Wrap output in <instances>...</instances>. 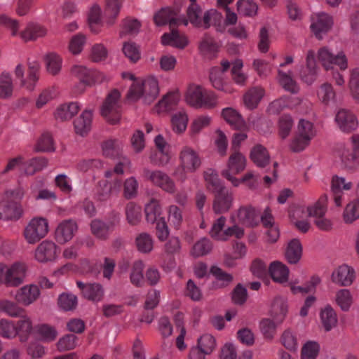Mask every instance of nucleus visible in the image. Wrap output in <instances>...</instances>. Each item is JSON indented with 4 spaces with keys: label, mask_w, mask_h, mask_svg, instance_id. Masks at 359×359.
Segmentation results:
<instances>
[{
    "label": "nucleus",
    "mask_w": 359,
    "mask_h": 359,
    "mask_svg": "<svg viewBox=\"0 0 359 359\" xmlns=\"http://www.w3.org/2000/svg\"><path fill=\"white\" fill-rule=\"evenodd\" d=\"M40 295V290L36 285H29L18 290L15 296L17 303L28 306L35 302Z\"/></svg>",
    "instance_id": "17"
},
{
    "label": "nucleus",
    "mask_w": 359,
    "mask_h": 359,
    "mask_svg": "<svg viewBox=\"0 0 359 359\" xmlns=\"http://www.w3.org/2000/svg\"><path fill=\"white\" fill-rule=\"evenodd\" d=\"M78 337L74 334H67L59 339L56 344L60 352H65L74 349L77 346Z\"/></svg>",
    "instance_id": "40"
},
{
    "label": "nucleus",
    "mask_w": 359,
    "mask_h": 359,
    "mask_svg": "<svg viewBox=\"0 0 359 359\" xmlns=\"http://www.w3.org/2000/svg\"><path fill=\"white\" fill-rule=\"evenodd\" d=\"M48 159L44 157H36L25 163V172L27 175H32L47 166Z\"/></svg>",
    "instance_id": "41"
},
{
    "label": "nucleus",
    "mask_w": 359,
    "mask_h": 359,
    "mask_svg": "<svg viewBox=\"0 0 359 359\" xmlns=\"http://www.w3.org/2000/svg\"><path fill=\"white\" fill-rule=\"evenodd\" d=\"M123 52L132 62L135 63L140 58L139 47L134 42H124Z\"/></svg>",
    "instance_id": "60"
},
{
    "label": "nucleus",
    "mask_w": 359,
    "mask_h": 359,
    "mask_svg": "<svg viewBox=\"0 0 359 359\" xmlns=\"http://www.w3.org/2000/svg\"><path fill=\"white\" fill-rule=\"evenodd\" d=\"M121 93L117 89H113L106 97L100 109V114L110 124L119 123L121 119V110L118 100Z\"/></svg>",
    "instance_id": "3"
},
{
    "label": "nucleus",
    "mask_w": 359,
    "mask_h": 359,
    "mask_svg": "<svg viewBox=\"0 0 359 359\" xmlns=\"http://www.w3.org/2000/svg\"><path fill=\"white\" fill-rule=\"evenodd\" d=\"M236 5L238 13L241 15L252 17L257 14L258 6L252 0H239Z\"/></svg>",
    "instance_id": "38"
},
{
    "label": "nucleus",
    "mask_w": 359,
    "mask_h": 359,
    "mask_svg": "<svg viewBox=\"0 0 359 359\" xmlns=\"http://www.w3.org/2000/svg\"><path fill=\"white\" fill-rule=\"evenodd\" d=\"M351 182H346L344 177L334 175L332 177L331 189L333 194H341V190H350L352 188Z\"/></svg>",
    "instance_id": "58"
},
{
    "label": "nucleus",
    "mask_w": 359,
    "mask_h": 359,
    "mask_svg": "<svg viewBox=\"0 0 359 359\" xmlns=\"http://www.w3.org/2000/svg\"><path fill=\"white\" fill-rule=\"evenodd\" d=\"M121 6V2L119 0H106V8L104 15L108 18L107 23L112 25L114 20L118 16Z\"/></svg>",
    "instance_id": "39"
},
{
    "label": "nucleus",
    "mask_w": 359,
    "mask_h": 359,
    "mask_svg": "<svg viewBox=\"0 0 359 359\" xmlns=\"http://www.w3.org/2000/svg\"><path fill=\"white\" fill-rule=\"evenodd\" d=\"M141 27V22L137 19H132L127 18L123 20L122 29L120 31L119 35L123 37L125 35H135L137 34Z\"/></svg>",
    "instance_id": "47"
},
{
    "label": "nucleus",
    "mask_w": 359,
    "mask_h": 359,
    "mask_svg": "<svg viewBox=\"0 0 359 359\" xmlns=\"http://www.w3.org/2000/svg\"><path fill=\"white\" fill-rule=\"evenodd\" d=\"M103 155L109 158H118L122 155V149L116 140H109L102 143Z\"/></svg>",
    "instance_id": "35"
},
{
    "label": "nucleus",
    "mask_w": 359,
    "mask_h": 359,
    "mask_svg": "<svg viewBox=\"0 0 359 359\" xmlns=\"http://www.w3.org/2000/svg\"><path fill=\"white\" fill-rule=\"evenodd\" d=\"M144 177L150 180L154 184L161 187L168 193L175 191V184L173 180L165 173L161 171H150L149 169H144Z\"/></svg>",
    "instance_id": "8"
},
{
    "label": "nucleus",
    "mask_w": 359,
    "mask_h": 359,
    "mask_svg": "<svg viewBox=\"0 0 359 359\" xmlns=\"http://www.w3.org/2000/svg\"><path fill=\"white\" fill-rule=\"evenodd\" d=\"M353 148L345 149L341 155V163L345 169H355L359 164V135L352 136Z\"/></svg>",
    "instance_id": "9"
},
{
    "label": "nucleus",
    "mask_w": 359,
    "mask_h": 359,
    "mask_svg": "<svg viewBox=\"0 0 359 359\" xmlns=\"http://www.w3.org/2000/svg\"><path fill=\"white\" fill-rule=\"evenodd\" d=\"M173 130L177 133H182L187 128L188 116L184 111H180L172 117Z\"/></svg>",
    "instance_id": "63"
},
{
    "label": "nucleus",
    "mask_w": 359,
    "mask_h": 359,
    "mask_svg": "<svg viewBox=\"0 0 359 359\" xmlns=\"http://www.w3.org/2000/svg\"><path fill=\"white\" fill-rule=\"evenodd\" d=\"M91 122L92 111L90 110H84L74 122L76 133L83 137L87 135L90 130Z\"/></svg>",
    "instance_id": "26"
},
{
    "label": "nucleus",
    "mask_w": 359,
    "mask_h": 359,
    "mask_svg": "<svg viewBox=\"0 0 359 359\" xmlns=\"http://www.w3.org/2000/svg\"><path fill=\"white\" fill-rule=\"evenodd\" d=\"M27 267L24 263L16 262L7 267L4 284L8 287H18L24 282Z\"/></svg>",
    "instance_id": "7"
},
{
    "label": "nucleus",
    "mask_w": 359,
    "mask_h": 359,
    "mask_svg": "<svg viewBox=\"0 0 359 359\" xmlns=\"http://www.w3.org/2000/svg\"><path fill=\"white\" fill-rule=\"evenodd\" d=\"M264 96V90L260 88H252L244 95V102L249 109H255Z\"/></svg>",
    "instance_id": "34"
},
{
    "label": "nucleus",
    "mask_w": 359,
    "mask_h": 359,
    "mask_svg": "<svg viewBox=\"0 0 359 359\" xmlns=\"http://www.w3.org/2000/svg\"><path fill=\"white\" fill-rule=\"evenodd\" d=\"M57 256V246L50 241L45 240L35 250V259L41 263L54 261Z\"/></svg>",
    "instance_id": "10"
},
{
    "label": "nucleus",
    "mask_w": 359,
    "mask_h": 359,
    "mask_svg": "<svg viewBox=\"0 0 359 359\" xmlns=\"http://www.w3.org/2000/svg\"><path fill=\"white\" fill-rule=\"evenodd\" d=\"M320 316L322 325L326 332L330 331L333 327L337 326V314L330 305H327L321 310Z\"/></svg>",
    "instance_id": "30"
},
{
    "label": "nucleus",
    "mask_w": 359,
    "mask_h": 359,
    "mask_svg": "<svg viewBox=\"0 0 359 359\" xmlns=\"http://www.w3.org/2000/svg\"><path fill=\"white\" fill-rule=\"evenodd\" d=\"M222 116L236 130H243L246 128L245 122L242 116L233 108L228 107L224 109Z\"/></svg>",
    "instance_id": "24"
},
{
    "label": "nucleus",
    "mask_w": 359,
    "mask_h": 359,
    "mask_svg": "<svg viewBox=\"0 0 359 359\" xmlns=\"http://www.w3.org/2000/svg\"><path fill=\"white\" fill-rule=\"evenodd\" d=\"M143 91V102L146 104H151L157 97L159 88L158 83L156 79L151 78L143 81L142 83Z\"/></svg>",
    "instance_id": "22"
},
{
    "label": "nucleus",
    "mask_w": 359,
    "mask_h": 359,
    "mask_svg": "<svg viewBox=\"0 0 359 359\" xmlns=\"http://www.w3.org/2000/svg\"><path fill=\"white\" fill-rule=\"evenodd\" d=\"M34 150L36 152H52L55 151L54 142L49 133H44L39 138Z\"/></svg>",
    "instance_id": "46"
},
{
    "label": "nucleus",
    "mask_w": 359,
    "mask_h": 359,
    "mask_svg": "<svg viewBox=\"0 0 359 359\" xmlns=\"http://www.w3.org/2000/svg\"><path fill=\"white\" fill-rule=\"evenodd\" d=\"M58 307L63 311H74L78 305L77 297L69 292H63L59 295L57 302Z\"/></svg>",
    "instance_id": "31"
},
{
    "label": "nucleus",
    "mask_w": 359,
    "mask_h": 359,
    "mask_svg": "<svg viewBox=\"0 0 359 359\" xmlns=\"http://www.w3.org/2000/svg\"><path fill=\"white\" fill-rule=\"evenodd\" d=\"M359 218V198L349 203L344 212V219L346 223H352Z\"/></svg>",
    "instance_id": "52"
},
{
    "label": "nucleus",
    "mask_w": 359,
    "mask_h": 359,
    "mask_svg": "<svg viewBox=\"0 0 359 359\" xmlns=\"http://www.w3.org/2000/svg\"><path fill=\"white\" fill-rule=\"evenodd\" d=\"M318 58L326 70L332 69L333 65H338L341 70H345L348 67L347 59L343 51L334 54L327 47H323L318 50Z\"/></svg>",
    "instance_id": "6"
},
{
    "label": "nucleus",
    "mask_w": 359,
    "mask_h": 359,
    "mask_svg": "<svg viewBox=\"0 0 359 359\" xmlns=\"http://www.w3.org/2000/svg\"><path fill=\"white\" fill-rule=\"evenodd\" d=\"M179 100L180 96L177 93H168L156 105L157 111L159 113L161 111L171 110L174 106L177 104Z\"/></svg>",
    "instance_id": "36"
},
{
    "label": "nucleus",
    "mask_w": 359,
    "mask_h": 359,
    "mask_svg": "<svg viewBox=\"0 0 359 359\" xmlns=\"http://www.w3.org/2000/svg\"><path fill=\"white\" fill-rule=\"evenodd\" d=\"M306 70L301 71L300 77L307 84H311L316 78V62L315 60V53L313 50H310L308 51L306 56Z\"/></svg>",
    "instance_id": "23"
},
{
    "label": "nucleus",
    "mask_w": 359,
    "mask_h": 359,
    "mask_svg": "<svg viewBox=\"0 0 359 359\" xmlns=\"http://www.w3.org/2000/svg\"><path fill=\"white\" fill-rule=\"evenodd\" d=\"M0 311L13 318L23 317L25 312L17 303L8 300H0Z\"/></svg>",
    "instance_id": "42"
},
{
    "label": "nucleus",
    "mask_w": 359,
    "mask_h": 359,
    "mask_svg": "<svg viewBox=\"0 0 359 359\" xmlns=\"http://www.w3.org/2000/svg\"><path fill=\"white\" fill-rule=\"evenodd\" d=\"M83 297L89 301L100 302L103 299L104 289L100 283H89Z\"/></svg>",
    "instance_id": "44"
},
{
    "label": "nucleus",
    "mask_w": 359,
    "mask_h": 359,
    "mask_svg": "<svg viewBox=\"0 0 359 359\" xmlns=\"http://www.w3.org/2000/svg\"><path fill=\"white\" fill-rule=\"evenodd\" d=\"M202 8L197 4H191L187 10V15L189 22L196 27H201L202 21L200 15Z\"/></svg>",
    "instance_id": "53"
},
{
    "label": "nucleus",
    "mask_w": 359,
    "mask_h": 359,
    "mask_svg": "<svg viewBox=\"0 0 359 359\" xmlns=\"http://www.w3.org/2000/svg\"><path fill=\"white\" fill-rule=\"evenodd\" d=\"M335 119L340 129L344 132H351L358 126L355 116L346 109H340L337 112Z\"/></svg>",
    "instance_id": "20"
},
{
    "label": "nucleus",
    "mask_w": 359,
    "mask_h": 359,
    "mask_svg": "<svg viewBox=\"0 0 359 359\" xmlns=\"http://www.w3.org/2000/svg\"><path fill=\"white\" fill-rule=\"evenodd\" d=\"M34 331L40 339L46 341H53L57 336L56 329L48 324H40L34 327Z\"/></svg>",
    "instance_id": "33"
},
{
    "label": "nucleus",
    "mask_w": 359,
    "mask_h": 359,
    "mask_svg": "<svg viewBox=\"0 0 359 359\" xmlns=\"http://www.w3.org/2000/svg\"><path fill=\"white\" fill-rule=\"evenodd\" d=\"M212 249V245L210 241L206 238H203L194 245L191 254L196 258L209 254Z\"/></svg>",
    "instance_id": "37"
},
{
    "label": "nucleus",
    "mask_w": 359,
    "mask_h": 359,
    "mask_svg": "<svg viewBox=\"0 0 359 359\" xmlns=\"http://www.w3.org/2000/svg\"><path fill=\"white\" fill-rule=\"evenodd\" d=\"M204 177L208 184V189H210V187L211 186L212 187V191L214 194L226 190V187L222 184L220 179L218 177V175L213 172V171H212L211 173L205 172Z\"/></svg>",
    "instance_id": "48"
},
{
    "label": "nucleus",
    "mask_w": 359,
    "mask_h": 359,
    "mask_svg": "<svg viewBox=\"0 0 359 359\" xmlns=\"http://www.w3.org/2000/svg\"><path fill=\"white\" fill-rule=\"evenodd\" d=\"M269 273L275 282L282 283L287 281L289 269L287 266L282 262L276 261L270 264Z\"/></svg>",
    "instance_id": "27"
},
{
    "label": "nucleus",
    "mask_w": 359,
    "mask_h": 359,
    "mask_svg": "<svg viewBox=\"0 0 359 359\" xmlns=\"http://www.w3.org/2000/svg\"><path fill=\"white\" fill-rule=\"evenodd\" d=\"M40 69V65L36 61L28 62V78L26 88L32 91L34 89L35 84L39 79V72Z\"/></svg>",
    "instance_id": "45"
},
{
    "label": "nucleus",
    "mask_w": 359,
    "mask_h": 359,
    "mask_svg": "<svg viewBox=\"0 0 359 359\" xmlns=\"http://www.w3.org/2000/svg\"><path fill=\"white\" fill-rule=\"evenodd\" d=\"M0 335L7 339L15 338L18 335V332L14 323L6 319H1Z\"/></svg>",
    "instance_id": "55"
},
{
    "label": "nucleus",
    "mask_w": 359,
    "mask_h": 359,
    "mask_svg": "<svg viewBox=\"0 0 359 359\" xmlns=\"http://www.w3.org/2000/svg\"><path fill=\"white\" fill-rule=\"evenodd\" d=\"M209 79L215 88L219 90H225L224 88V83L223 81V74L221 72L220 67H212L210 70Z\"/></svg>",
    "instance_id": "61"
},
{
    "label": "nucleus",
    "mask_w": 359,
    "mask_h": 359,
    "mask_svg": "<svg viewBox=\"0 0 359 359\" xmlns=\"http://www.w3.org/2000/svg\"><path fill=\"white\" fill-rule=\"evenodd\" d=\"M22 319L15 325L16 331L20 342H26L33 330L32 323L29 318L23 314Z\"/></svg>",
    "instance_id": "32"
},
{
    "label": "nucleus",
    "mask_w": 359,
    "mask_h": 359,
    "mask_svg": "<svg viewBox=\"0 0 359 359\" xmlns=\"http://www.w3.org/2000/svg\"><path fill=\"white\" fill-rule=\"evenodd\" d=\"M320 350L319 344L316 341L306 342L302 348V359H316Z\"/></svg>",
    "instance_id": "59"
},
{
    "label": "nucleus",
    "mask_w": 359,
    "mask_h": 359,
    "mask_svg": "<svg viewBox=\"0 0 359 359\" xmlns=\"http://www.w3.org/2000/svg\"><path fill=\"white\" fill-rule=\"evenodd\" d=\"M91 232L97 238L106 240L108 238L109 226L99 219H94L90 223Z\"/></svg>",
    "instance_id": "51"
},
{
    "label": "nucleus",
    "mask_w": 359,
    "mask_h": 359,
    "mask_svg": "<svg viewBox=\"0 0 359 359\" xmlns=\"http://www.w3.org/2000/svg\"><path fill=\"white\" fill-rule=\"evenodd\" d=\"M332 18L327 14L320 13L317 15L316 19H313L311 25V29L314 36L320 40L323 35L327 34L332 29Z\"/></svg>",
    "instance_id": "11"
},
{
    "label": "nucleus",
    "mask_w": 359,
    "mask_h": 359,
    "mask_svg": "<svg viewBox=\"0 0 359 359\" xmlns=\"http://www.w3.org/2000/svg\"><path fill=\"white\" fill-rule=\"evenodd\" d=\"M336 302L342 311H348L352 304L350 291L346 289L339 290L336 295Z\"/></svg>",
    "instance_id": "57"
},
{
    "label": "nucleus",
    "mask_w": 359,
    "mask_h": 359,
    "mask_svg": "<svg viewBox=\"0 0 359 359\" xmlns=\"http://www.w3.org/2000/svg\"><path fill=\"white\" fill-rule=\"evenodd\" d=\"M46 34V29L41 25L29 23L25 30L20 32V36L25 41H35Z\"/></svg>",
    "instance_id": "29"
},
{
    "label": "nucleus",
    "mask_w": 359,
    "mask_h": 359,
    "mask_svg": "<svg viewBox=\"0 0 359 359\" xmlns=\"http://www.w3.org/2000/svg\"><path fill=\"white\" fill-rule=\"evenodd\" d=\"M248 296L247 289L241 283L237 284L231 292L232 302L236 305L244 304Z\"/></svg>",
    "instance_id": "62"
},
{
    "label": "nucleus",
    "mask_w": 359,
    "mask_h": 359,
    "mask_svg": "<svg viewBox=\"0 0 359 359\" xmlns=\"http://www.w3.org/2000/svg\"><path fill=\"white\" fill-rule=\"evenodd\" d=\"M233 201V194L227 189L215 194L212 203V210L217 215L227 212L232 207Z\"/></svg>",
    "instance_id": "14"
},
{
    "label": "nucleus",
    "mask_w": 359,
    "mask_h": 359,
    "mask_svg": "<svg viewBox=\"0 0 359 359\" xmlns=\"http://www.w3.org/2000/svg\"><path fill=\"white\" fill-rule=\"evenodd\" d=\"M143 81H135L129 88L126 99L130 102H136L143 96Z\"/></svg>",
    "instance_id": "64"
},
{
    "label": "nucleus",
    "mask_w": 359,
    "mask_h": 359,
    "mask_svg": "<svg viewBox=\"0 0 359 359\" xmlns=\"http://www.w3.org/2000/svg\"><path fill=\"white\" fill-rule=\"evenodd\" d=\"M126 213L128 222L132 225L137 224L141 218V208L133 202L128 203L126 208Z\"/></svg>",
    "instance_id": "56"
},
{
    "label": "nucleus",
    "mask_w": 359,
    "mask_h": 359,
    "mask_svg": "<svg viewBox=\"0 0 359 359\" xmlns=\"http://www.w3.org/2000/svg\"><path fill=\"white\" fill-rule=\"evenodd\" d=\"M146 219L148 222L154 223L157 222V217L160 216L161 208L158 201L154 198L146 205L144 208Z\"/></svg>",
    "instance_id": "50"
},
{
    "label": "nucleus",
    "mask_w": 359,
    "mask_h": 359,
    "mask_svg": "<svg viewBox=\"0 0 359 359\" xmlns=\"http://www.w3.org/2000/svg\"><path fill=\"white\" fill-rule=\"evenodd\" d=\"M182 166L187 172H195L201 164L197 153L189 147H185L180 153Z\"/></svg>",
    "instance_id": "19"
},
{
    "label": "nucleus",
    "mask_w": 359,
    "mask_h": 359,
    "mask_svg": "<svg viewBox=\"0 0 359 359\" xmlns=\"http://www.w3.org/2000/svg\"><path fill=\"white\" fill-rule=\"evenodd\" d=\"M250 158L259 168H265L270 163V154L266 147L262 144H256L252 147Z\"/></svg>",
    "instance_id": "21"
},
{
    "label": "nucleus",
    "mask_w": 359,
    "mask_h": 359,
    "mask_svg": "<svg viewBox=\"0 0 359 359\" xmlns=\"http://www.w3.org/2000/svg\"><path fill=\"white\" fill-rule=\"evenodd\" d=\"M0 205L3 207L2 211L0 212L1 219L16 221L22 215V205L17 201L2 200Z\"/></svg>",
    "instance_id": "18"
},
{
    "label": "nucleus",
    "mask_w": 359,
    "mask_h": 359,
    "mask_svg": "<svg viewBox=\"0 0 359 359\" xmlns=\"http://www.w3.org/2000/svg\"><path fill=\"white\" fill-rule=\"evenodd\" d=\"M48 231V224L44 218H34L26 226L24 235L27 241L34 244L46 236Z\"/></svg>",
    "instance_id": "5"
},
{
    "label": "nucleus",
    "mask_w": 359,
    "mask_h": 359,
    "mask_svg": "<svg viewBox=\"0 0 359 359\" xmlns=\"http://www.w3.org/2000/svg\"><path fill=\"white\" fill-rule=\"evenodd\" d=\"M226 166V169L222 171V176L231 182L234 187L238 186L239 180L234 177L233 175H237L245 170L246 167L245 157L238 151H234L229 156Z\"/></svg>",
    "instance_id": "4"
},
{
    "label": "nucleus",
    "mask_w": 359,
    "mask_h": 359,
    "mask_svg": "<svg viewBox=\"0 0 359 359\" xmlns=\"http://www.w3.org/2000/svg\"><path fill=\"white\" fill-rule=\"evenodd\" d=\"M186 101L196 109H210L217 105V97L212 91H206L200 86H191L186 93Z\"/></svg>",
    "instance_id": "2"
},
{
    "label": "nucleus",
    "mask_w": 359,
    "mask_h": 359,
    "mask_svg": "<svg viewBox=\"0 0 359 359\" xmlns=\"http://www.w3.org/2000/svg\"><path fill=\"white\" fill-rule=\"evenodd\" d=\"M179 12V9L163 8L154 15V23L158 27L167 24H169L170 27L177 25L180 21V18H177Z\"/></svg>",
    "instance_id": "13"
},
{
    "label": "nucleus",
    "mask_w": 359,
    "mask_h": 359,
    "mask_svg": "<svg viewBox=\"0 0 359 359\" xmlns=\"http://www.w3.org/2000/svg\"><path fill=\"white\" fill-rule=\"evenodd\" d=\"M12 79L9 74L4 73L0 76V97H9L12 95Z\"/></svg>",
    "instance_id": "54"
},
{
    "label": "nucleus",
    "mask_w": 359,
    "mask_h": 359,
    "mask_svg": "<svg viewBox=\"0 0 359 359\" xmlns=\"http://www.w3.org/2000/svg\"><path fill=\"white\" fill-rule=\"evenodd\" d=\"M78 229L76 222L73 219L62 221L57 227L55 236L56 241L60 244H65L72 239Z\"/></svg>",
    "instance_id": "12"
},
{
    "label": "nucleus",
    "mask_w": 359,
    "mask_h": 359,
    "mask_svg": "<svg viewBox=\"0 0 359 359\" xmlns=\"http://www.w3.org/2000/svg\"><path fill=\"white\" fill-rule=\"evenodd\" d=\"M137 250L142 253H149L153 249V239L147 233H142L135 238Z\"/></svg>",
    "instance_id": "49"
},
{
    "label": "nucleus",
    "mask_w": 359,
    "mask_h": 359,
    "mask_svg": "<svg viewBox=\"0 0 359 359\" xmlns=\"http://www.w3.org/2000/svg\"><path fill=\"white\" fill-rule=\"evenodd\" d=\"M237 217L239 224L248 228H254L259 224V213L252 205L240 207Z\"/></svg>",
    "instance_id": "15"
},
{
    "label": "nucleus",
    "mask_w": 359,
    "mask_h": 359,
    "mask_svg": "<svg viewBox=\"0 0 359 359\" xmlns=\"http://www.w3.org/2000/svg\"><path fill=\"white\" fill-rule=\"evenodd\" d=\"M47 71L52 75L57 74L61 69L62 60L55 53H49L44 56Z\"/></svg>",
    "instance_id": "43"
},
{
    "label": "nucleus",
    "mask_w": 359,
    "mask_h": 359,
    "mask_svg": "<svg viewBox=\"0 0 359 359\" xmlns=\"http://www.w3.org/2000/svg\"><path fill=\"white\" fill-rule=\"evenodd\" d=\"M287 312V305L283 301H276L272 306L271 315L273 320L264 318L260 321V330L266 339L271 340L276 332V326L280 324Z\"/></svg>",
    "instance_id": "1"
},
{
    "label": "nucleus",
    "mask_w": 359,
    "mask_h": 359,
    "mask_svg": "<svg viewBox=\"0 0 359 359\" xmlns=\"http://www.w3.org/2000/svg\"><path fill=\"white\" fill-rule=\"evenodd\" d=\"M331 278L333 283L341 286H348L355 279V271L352 267L343 264L333 271Z\"/></svg>",
    "instance_id": "16"
},
{
    "label": "nucleus",
    "mask_w": 359,
    "mask_h": 359,
    "mask_svg": "<svg viewBox=\"0 0 359 359\" xmlns=\"http://www.w3.org/2000/svg\"><path fill=\"white\" fill-rule=\"evenodd\" d=\"M285 256L291 264H296L299 262L302 256V245L299 239L293 238L289 242Z\"/></svg>",
    "instance_id": "25"
},
{
    "label": "nucleus",
    "mask_w": 359,
    "mask_h": 359,
    "mask_svg": "<svg viewBox=\"0 0 359 359\" xmlns=\"http://www.w3.org/2000/svg\"><path fill=\"white\" fill-rule=\"evenodd\" d=\"M80 109L77 102H69L63 104L58 107L54 114L55 118L61 121L71 119Z\"/></svg>",
    "instance_id": "28"
}]
</instances>
